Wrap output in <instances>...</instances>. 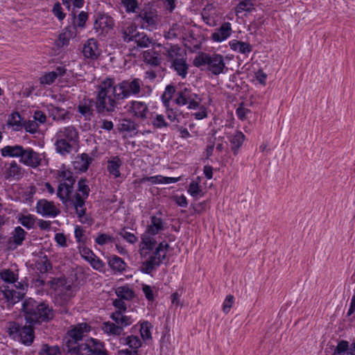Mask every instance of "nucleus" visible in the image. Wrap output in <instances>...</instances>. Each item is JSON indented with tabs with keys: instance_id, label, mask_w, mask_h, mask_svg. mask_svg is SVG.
<instances>
[{
	"instance_id": "obj_17",
	"label": "nucleus",
	"mask_w": 355,
	"mask_h": 355,
	"mask_svg": "<svg viewBox=\"0 0 355 355\" xmlns=\"http://www.w3.org/2000/svg\"><path fill=\"white\" fill-rule=\"evenodd\" d=\"M138 33L137 26L132 22L123 24L119 30L123 41L127 43L134 41Z\"/></svg>"
},
{
	"instance_id": "obj_27",
	"label": "nucleus",
	"mask_w": 355,
	"mask_h": 355,
	"mask_svg": "<svg viewBox=\"0 0 355 355\" xmlns=\"http://www.w3.org/2000/svg\"><path fill=\"white\" fill-rule=\"evenodd\" d=\"M110 318L119 327H121L122 331H123L125 327L132 324L133 322V320L130 316L124 315L123 313H121V311L112 313Z\"/></svg>"
},
{
	"instance_id": "obj_29",
	"label": "nucleus",
	"mask_w": 355,
	"mask_h": 355,
	"mask_svg": "<svg viewBox=\"0 0 355 355\" xmlns=\"http://www.w3.org/2000/svg\"><path fill=\"white\" fill-rule=\"evenodd\" d=\"M171 67L176 71L177 74L182 78H186L188 74L189 64L187 62L186 58H182L180 60H173L171 62Z\"/></svg>"
},
{
	"instance_id": "obj_9",
	"label": "nucleus",
	"mask_w": 355,
	"mask_h": 355,
	"mask_svg": "<svg viewBox=\"0 0 355 355\" xmlns=\"http://www.w3.org/2000/svg\"><path fill=\"white\" fill-rule=\"evenodd\" d=\"M175 103L179 106L187 105L188 109L195 110L198 107L200 98L191 88L184 87L177 92Z\"/></svg>"
},
{
	"instance_id": "obj_36",
	"label": "nucleus",
	"mask_w": 355,
	"mask_h": 355,
	"mask_svg": "<svg viewBox=\"0 0 355 355\" xmlns=\"http://www.w3.org/2000/svg\"><path fill=\"white\" fill-rule=\"evenodd\" d=\"M55 150L57 153H60L62 155H66L69 154L73 148V143L68 142V141L62 139L60 138H55Z\"/></svg>"
},
{
	"instance_id": "obj_11",
	"label": "nucleus",
	"mask_w": 355,
	"mask_h": 355,
	"mask_svg": "<svg viewBox=\"0 0 355 355\" xmlns=\"http://www.w3.org/2000/svg\"><path fill=\"white\" fill-rule=\"evenodd\" d=\"M115 26L114 19L109 15L98 13L94 23V30L98 37H105Z\"/></svg>"
},
{
	"instance_id": "obj_39",
	"label": "nucleus",
	"mask_w": 355,
	"mask_h": 355,
	"mask_svg": "<svg viewBox=\"0 0 355 355\" xmlns=\"http://www.w3.org/2000/svg\"><path fill=\"white\" fill-rule=\"evenodd\" d=\"M35 266L41 274H46L53 268L52 264L46 255L40 257L36 261Z\"/></svg>"
},
{
	"instance_id": "obj_63",
	"label": "nucleus",
	"mask_w": 355,
	"mask_h": 355,
	"mask_svg": "<svg viewBox=\"0 0 355 355\" xmlns=\"http://www.w3.org/2000/svg\"><path fill=\"white\" fill-rule=\"evenodd\" d=\"M88 262L94 269L99 271L102 270L105 267V263L96 254L95 257H92Z\"/></svg>"
},
{
	"instance_id": "obj_57",
	"label": "nucleus",
	"mask_w": 355,
	"mask_h": 355,
	"mask_svg": "<svg viewBox=\"0 0 355 355\" xmlns=\"http://www.w3.org/2000/svg\"><path fill=\"white\" fill-rule=\"evenodd\" d=\"M348 349L349 343L346 340H342L338 342L332 355H343V353L348 352Z\"/></svg>"
},
{
	"instance_id": "obj_14",
	"label": "nucleus",
	"mask_w": 355,
	"mask_h": 355,
	"mask_svg": "<svg viewBox=\"0 0 355 355\" xmlns=\"http://www.w3.org/2000/svg\"><path fill=\"white\" fill-rule=\"evenodd\" d=\"M21 154L19 162L24 165L35 168L41 164L42 159L40 154L31 148H24Z\"/></svg>"
},
{
	"instance_id": "obj_18",
	"label": "nucleus",
	"mask_w": 355,
	"mask_h": 355,
	"mask_svg": "<svg viewBox=\"0 0 355 355\" xmlns=\"http://www.w3.org/2000/svg\"><path fill=\"white\" fill-rule=\"evenodd\" d=\"M55 138H60L68 141V142L76 144L78 141V131L73 125L66 126L60 129L55 134Z\"/></svg>"
},
{
	"instance_id": "obj_19",
	"label": "nucleus",
	"mask_w": 355,
	"mask_h": 355,
	"mask_svg": "<svg viewBox=\"0 0 355 355\" xmlns=\"http://www.w3.org/2000/svg\"><path fill=\"white\" fill-rule=\"evenodd\" d=\"M83 55L91 60H96L101 54V50L98 49V44L96 40L90 38L87 40L84 44L83 49Z\"/></svg>"
},
{
	"instance_id": "obj_22",
	"label": "nucleus",
	"mask_w": 355,
	"mask_h": 355,
	"mask_svg": "<svg viewBox=\"0 0 355 355\" xmlns=\"http://www.w3.org/2000/svg\"><path fill=\"white\" fill-rule=\"evenodd\" d=\"M24 170L17 163L16 161H12L9 166L6 168L5 178L6 180H19L24 176Z\"/></svg>"
},
{
	"instance_id": "obj_42",
	"label": "nucleus",
	"mask_w": 355,
	"mask_h": 355,
	"mask_svg": "<svg viewBox=\"0 0 355 355\" xmlns=\"http://www.w3.org/2000/svg\"><path fill=\"white\" fill-rule=\"evenodd\" d=\"M245 139V135L241 131H236L230 142L232 145V150L233 151L234 155H236L239 153V150L240 147L243 145V143Z\"/></svg>"
},
{
	"instance_id": "obj_25",
	"label": "nucleus",
	"mask_w": 355,
	"mask_h": 355,
	"mask_svg": "<svg viewBox=\"0 0 355 355\" xmlns=\"http://www.w3.org/2000/svg\"><path fill=\"white\" fill-rule=\"evenodd\" d=\"M164 230V220L157 216H150V223L147 226L146 232L150 235H156Z\"/></svg>"
},
{
	"instance_id": "obj_24",
	"label": "nucleus",
	"mask_w": 355,
	"mask_h": 355,
	"mask_svg": "<svg viewBox=\"0 0 355 355\" xmlns=\"http://www.w3.org/2000/svg\"><path fill=\"white\" fill-rule=\"evenodd\" d=\"M94 103L93 99H87L78 105V112L85 117V120L89 121L94 116L93 106Z\"/></svg>"
},
{
	"instance_id": "obj_53",
	"label": "nucleus",
	"mask_w": 355,
	"mask_h": 355,
	"mask_svg": "<svg viewBox=\"0 0 355 355\" xmlns=\"http://www.w3.org/2000/svg\"><path fill=\"white\" fill-rule=\"evenodd\" d=\"M151 123L156 128H167L168 126L164 116L159 114H156L155 116L152 117Z\"/></svg>"
},
{
	"instance_id": "obj_55",
	"label": "nucleus",
	"mask_w": 355,
	"mask_h": 355,
	"mask_svg": "<svg viewBox=\"0 0 355 355\" xmlns=\"http://www.w3.org/2000/svg\"><path fill=\"white\" fill-rule=\"evenodd\" d=\"M0 277L7 283H15L17 277L15 273L10 269H5L0 272Z\"/></svg>"
},
{
	"instance_id": "obj_38",
	"label": "nucleus",
	"mask_w": 355,
	"mask_h": 355,
	"mask_svg": "<svg viewBox=\"0 0 355 355\" xmlns=\"http://www.w3.org/2000/svg\"><path fill=\"white\" fill-rule=\"evenodd\" d=\"M151 236L152 235L148 234L146 232H145V233L141 235V241L140 244L141 254H142V252L145 250L149 251L152 250L157 244L156 240L154 238L151 237Z\"/></svg>"
},
{
	"instance_id": "obj_60",
	"label": "nucleus",
	"mask_w": 355,
	"mask_h": 355,
	"mask_svg": "<svg viewBox=\"0 0 355 355\" xmlns=\"http://www.w3.org/2000/svg\"><path fill=\"white\" fill-rule=\"evenodd\" d=\"M52 12L59 21H62L66 17V14L63 12L61 4L59 2H56L54 4Z\"/></svg>"
},
{
	"instance_id": "obj_52",
	"label": "nucleus",
	"mask_w": 355,
	"mask_h": 355,
	"mask_svg": "<svg viewBox=\"0 0 355 355\" xmlns=\"http://www.w3.org/2000/svg\"><path fill=\"white\" fill-rule=\"evenodd\" d=\"M153 325L148 321L141 324L140 334L142 339L146 340L152 338L151 329Z\"/></svg>"
},
{
	"instance_id": "obj_47",
	"label": "nucleus",
	"mask_w": 355,
	"mask_h": 355,
	"mask_svg": "<svg viewBox=\"0 0 355 355\" xmlns=\"http://www.w3.org/2000/svg\"><path fill=\"white\" fill-rule=\"evenodd\" d=\"M169 248V245L164 242H160L157 247L155 248L153 256H155L156 259L160 260L161 262L166 258V252Z\"/></svg>"
},
{
	"instance_id": "obj_2",
	"label": "nucleus",
	"mask_w": 355,
	"mask_h": 355,
	"mask_svg": "<svg viewBox=\"0 0 355 355\" xmlns=\"http://www.w3.org/2000/svg\"><path fill=\"white\" fill-rule=\"evenodd\" d=\"M23 311L28 324L48 322L55 317V311L46 302H37L30 298L23 303Z\"/></svg>"
},
{
	"instance_id": "obj_59",
	"label": "nucleus",
	"mask_w": 355,
	"mask_h": 355,
	"mask_svg": "<svg viewBox=\"0 0 355 355\" xmlns=\"http://www.w3.org/2000/svg\"><path fill=\"white\" fill-rule=\"evenodd\" d=\"M79 252L81 257L87 261H89L92 257H95V254L93 251L87 248L85 245H82L79 247Z\"/></svg>"
},
{
	"instance_id": "obj_31",
	"label": "nucleus",
	"mask_w": 355,
	"mask_h": 355,
	"mask_svg": "<svg viewBox=\"0 0 355 355\" xmlns=\"http://www.w3.org/2000/svg\"><path fill=\"white\" fill-rule=\"evenodd\" d=\"M229 45L232 50L238 51L245 55H248L252 51V47L249 43L242 41L233 40L229 42Z\"/></svg>"
},
{
	"instance_id": "obj_56",
	"label": "nucleus",
	"mask_w": 355,
	"mask_h": 355,
	"mask_svg": "<svg viewBox=\"0 0 355 355\" xmlns=\"http://www.w3.org/2000/svg\"><path fill=\"white\" fill-rule=\"evenodd\" d=\"M188 192L190 193L191 196L193 198H198V196H203L204 193L202 190L200 189L198 183L196 182H191L188 188Z\"/></svg>"
},
{
	"instance_id": "obj_16",
	"label": "nucleus",
	"mask_w": 355,
	"mask_h": 355,
	"mask_svg": "<svg viewBox=\"0 0 355 355\" xmlns=\"http://www.w3.org/2000/svg\"><path fill=\"white\" fill-rule=\"evenodd\" d=\"M27 235V232L20 226L15 227L8 239L9 249L15 250L23 244Z\"/></svg>"
},
{
	"instance_id": "obj_15",
	"label": "nucleus",
	"mask_w": 355,
	"mask_h": 355,
	"mask_svg": "<svg viewBox=\"0 0 355 355\" xmlns=\"http://www.w3.org/2000/svg\"><path fill=\"white\" fill-rule=\"evenodd\" d=\"M76 35L77 30H76L75 26H66L58 36V39L55 41L56 46L62 48L63 46H68L70 40L76 37Z\"/></svg>"
},
{
	"instance_id": "obj_61",
	"label": "nucleus",
	"mask_w": 355,
	"mask_h": 355,
	"mask_svg": "<svg viewBox=\"0 0 355 355\" xmlns=\"http://www.w3.org/2000/svg\"><path fill=\"white\" fill-rule=\"evenodd\" d=\"M119 235L131 244H134L138 241V238L134 234L125 231V229L119 232Z\"/></svg>"
},
{
	"instance_id": "obj_43",
	"label": "nucleus",
	"mask_w": 355,
	"mask_h": 355,
	"mask_svg": "<svg viewBox=\"0 0 355 355\" xmlns=\"http://www.w3.org/2000/svg\"><path fill=\"white\" fill-rule=\"evenodd\" d=\"M166 51V55L171 62H173V60H180V58L184 57L182 49L178 45L171 46L168 48Z\"/></svg>"
},
{
	"instance_id": "obj_13",
	"label": "nucleus",
	"mask_w": 355,
	"mask_h": 355,
	"mask_svg": "<svg viewBox=\"0 0 355 355\" xmlns=\"http://www.w3.org/2000/svg\"><path fill=\"white\" fill-rule=\"evenodd\" d=\"M127 107L128 112L133 117L141 121L147 119V114L149 110L148 106L145 102L132 101L127 105Z\"/></svg>"
},
{
	"instance_id": "obj_5",
	"label": "nucleus",
	"mask_w": 355,
	"mask_h": 355,
	"mask_svg": "<svg viewBox=\"0 0 355 355\" xmlns=\"http://www.w3.org/2000/svg\"><path fill=\"white\" fill-rule=\"evenodd\" d=\"M193 64L198 68L207 66V70L214 76L223 73L225 69L223 56L218 53L210 55L205 52H199L195 57Z\"/></svg>"
},
{
	"instance_id": "obj_40",
	"label": "nucleus",
	"mask_w": 355,
	"mask_h": 355,
	"mask_svg": "<svg viewBox=\"0 0 355 355\" xmlns=\"http://www.w3.org/2000/svg\"><path fill=\"white\" fill-rule=\"evenodd\" d=\"M49 114L54 121H64L69 118V112L63 108L52 106L49 109Z\"/></svg>"
},
{
	"instance_id": "obj_54",
	"label": "nucleus",
	"mask_w": 355,
	"mask_h": 355,
	"mask_svg": "<svg viewBox=\"0 0 355 355\" xmlns=\"http://www.w3.org/2000/svg\"><path fill=\"white\" fill-rule=\"evenodd\" d=\"M58 77V73L55 71H51L42 76L39 80L41 85H51Z\"/></svg>"
},
{
	"instance_id": "obj_50",
	"label": "nucleus",
	"mask_w": 355,
	"mask_h": 355,
	"mask_svg": "<svg viewBox=\"0 0 355 355\" xmlns=\"http://www.w3.org/2000/svg\"><path fill=\"white\" fill-rule=\"evenodd\" d=\"M175 92V88L173 85H168L166 87L165 91L162 96V101L165 107H168L169 106L170 101Z\"/></svg>"
},
{
	"instance_id": "obj_32",
	"label": "nucleus",
	"mask_w": 355,
	"mask_h": 355,
	"mask_svg": "<svg viewBox=\"0 0 355 355\" xmlns=\"http://www.w3.org/2000/svg\"><path fill=\"white\" fill-rule=\"evenodd\" d=\"M120 342L121 344L128 346V349L135 350L138 353L139 348L142 346V342L137 336H128L125 338H121Z\"/></svg>"
},
{
	"instance_id": "obj_37",
	"label": "nucleus",
	"mask_w": 355,
	"mask_h": 355,
	"mask_svg": "<svg viewBox=\"0 0 355 355\" xmlns=\"http://www.w3.org/2000/svg\"><path fill=\"white\" fill-rule=\"evenodd\" d=\"M184 28L183 26L174 23L170 27L168 31H165L164 33V37L166 40H175L178 38L182 33Z\"/></svg>"
},
{
	"instance_id": "obj_44",
	"label": "nucleus",
	"mask_w": 355,
	"mask_h": 355,
	"mask_svg": "<svg viewBox=\"0 0 355 355\" xmlns=\"http://www.w3.org/2000/svg\"><path fill=\"white\" fill-rule=\"evenodd\" d=\"M254 9V0H240L235 8L236 13L242 12H251Z\"/></svg>"
},
{
	"instance_id": "obj_10",
	"label": "nucleus",
	"mask_w": 355,
	"mask_h": 355,
	"mask_svg": "<svg viewBox=\"0 0 355 355\" xmlns=\"http://www.w3.org/2000/svg\"><path fill=\"white\" fill-rule=\"evenodd\" d=\"M139 19L141 28L149 31L156 29L159 22V17L155 9L150 7H145L141 9L136 16Z\"/></svg>"
},
{
	"instance_id": "obj_62",
	"label": "nucleus",
	"mask_w": 355,
	"mask_h": 355,
	"mask_svg": "<svg viewBox=\"0 0 355 355\" xmlns=\"http://www.w3.org/2000/svg\"><path fill=\"white\" fill-rule=\"evenodd\" d=\"M114 238L112 236L102 233L99 234L95 239V242L99 245H103L109 242H113Z\"/></svg>"
},
{
	"instance_id": "obj_30",
	"label": "nucleus",
	"mask_w": 355,
	"mask_h": 355,
	"mask_svg": "<svg viewBox=\"0 0 355 355\" xmlns=\"http://www.w3.org/2000/svg\"><path fill=\"white\" fill-rule=\"evenodd\" d=\"M122 164V160L119 156L113 157L111 159L107 161V171L115 178H119L121 176L119 168Z\"/></svg>"
},
{
	"instance_id": "obj_28",
	"label": "nucleus",
	"mask_w": 355,
	"mask_h": 355,
	"mask_svg": "<svg viewBox=\"0 0 355 355\" xmlns=\"http://www.w3.org/2000/svg\"><path fill=\"white\" fill-rule=\"evenodd\" d=\"M2 157H19L24 152V147L20 145L6 146L0 150Z\"/></svg>"
},
{
	"instance_id": "obj_48",
	"label": "nucleus",
	"mask_w": 355,
	"mask_h": 355,
	"mask_svg": "<svg viewBox=\"0 0 355 355\" xmlns=\"http://www.w3.org/2000/svg\"><path fill=\"white\" fill-rule=\"evenodd\" d=\"M134 41L138 47L147 48L153 42V39L150 38L145 33H138Z\"/></svg>"
},
{
	"instance_id": "obj_12",
	"label": "nucleus",
	"mask_w": 355,
	"mask_h": 355,
	"mask_svg": "<svg viewBox=\"0 0 355 355\" xmlns=\"http://www.w3.org/2000/svg\"><path fill=\"white\" fill-rule=\"evenodd\" d=\"M36 211L42 216L55 218L60 214V210L53 201L40 199L36 203Z\"/></svg>"
},
{
	"instance_id": "obj_51",
	"label": "nucleus",
	"mask_w": 355,
	"mask_h": 355,
	"mask_svg": "<svg viewBox=\"0 0 355 355\" xmlns=\"http://www.w3.org/2000/svg\"><path fill=\"white\" fill-rule=\"evenodd\" d=\"M18 221L28 230L32 229L35 223V217L33 215H21Z\"/></svg>"
},
{
	"instance_id": "obj_41",
	"label": "nucleus",
	"mask_w": 355,
	"mask_h": 355,
	"mask_svg": "<svg viewBox=\"0 0 355 355\" xmlns=\"http://www.w3.org/2000/svg\"><path fill=\"white\" fill-rule=\"evenodd\" d=\"M70 298L65 294H58L55 297V304L60 306L58 311L61 314H68L69 308L68 304Z\"/></svg>"
},
{
	"instance_id": "obj_1",
	"label": "nucleus",
	"mask_w": 355,
	"mask_h": 355,
	"mask_svg": "<svg viewBox=\"0 0 355 355\" xmlns=\"http://www.w3.org/2000/svg\"><path fill=\"white\" fill-rule=\"evenodd\" d=\"M142 81L139 78L125 80L114 85L112 78H106L98 87L96 108L98 113L114 112L120 101L130 96H137L141 92Z\"/></svg>"
},
{
	"instance_id": "obj_33",
	"label": "nucleus",
	"mask_w": 355,
	"mask_h": 355,
	"mask_svg": "<svg viewBox=\"0 0 355 355\" xmlns=\"http://www.w3.org/2000/svg\"><path fill=\"white\" fill-rule=\"evenodd\" d=\"M108 265L115 272H123L126 268L125 262L116 255H112L108 258Z\"/></svg>"
},
{
	"instance_id": "obj_49",
	"label": "nucleus",
	"mask_w": 355,
	"mask_h": 355,
	"mask_svg": "<svg viewBox=\"0 0 355 355\" xmlns=\"http://www.w3.org/2000/svg\"><path fill=\"white\" fill-rule=\"evenodd\" d=\"M60 348L58 345L43 344L39 351V355H60Z\"/></svg>"
},
{
	"instance_id": "obj_6",
	"label": "nucleus",
	"mask_w": 355,
	"mask_h": 355,
	"mask_svg": "<svg viewBox=\"0 0 355 355\" xmlns=\"http://www.w3.org/2000/svg\"><path fill=\"white\" fill-rule=\"evenodd\" d=\"M33 324L22 326L16 321H9L6 323V329L10 338L19 340L24 345L30 346L35 339Z\"/></svg>"
},
{
	"instance_id": "obj_4",
	"label": "nucleus",
	"mask_w": 355,
	"mask_h": 355,
	"mask_svg": "<svg viewBox=\"0 0 355 355\" xmlns=\"http://www.w3.org/2000/svg\"><path fill=\"white\" fill-rule=\"evenodd\" d=\"M78 191L79 193H76L73 198L71 196V201L69 205H72L73 206L79 221L82 223H85L89 220L88 216L85 214V200L88 198L90 192L86 178H82L78 181Z\"/></svg>"
},
{
	"instance_id": "obj_45",
	"label": "nucleus",
	"mask_w": 355,
	"mask_h": 355,
	"mask_svg": "<svg viewBox=\"0 0 355 355\" xmlns=\"http://www.w3.org/2000/svg\"><path fill=\"white\" fill-rule=\"evenodd\" d=\"M144 61L145 63L155 67L160 64V59L158 58L157 53L150 50L144 51Z\"/></svg>"
},
{
	"instance_id": "obj_3",
	"label": "nucleus",
	"mask_w": 355,
	"mask_h": 355,
	"mask_svg": "<svg viewBox=\"0 0 355 355\" xmlns=\"http://www.w3.org/2000/svg\"><path fill=\"white\" fill-rule=\"evenodd\" d=\"M91 331V326L87 322L73 325L67 331L64 338L63 349L68 355L77 354L80 352L81 341Z\"/></svg>"
},
{
	"instance_id": "obj_20",
	"label": "nucleus",
	"mask_w": 355,
	"mask_h": 355,
	"mask_svg": "<svg viewBox=\"0 0 355 355\" xmlns=\"http://www.w3.org/2000/svg\"><path fill=\"white\" fill-rule=\"evenodd\" d=\"M0 291L3 293L4 298L9 304L14 305L19 302L24 295L21 291H17L15 289H10L9 286L2 285L0 286Z\"/></svg>"
},
{
	"instance_id": "obj_21",
	"label": "nucleus",
	"mask_w": 355,
	"mask_h": 355,
	"mask_svg": "<svg viewBox=\"0 0 355 355\" xmlns=\"http://www.w3.org/2000/svg\"><path fill=\"white\" fill-rule=\"evenodd\" d=\"M232 33V25L230 22H224L211 34V40L214 42H222L227 39Z\"/></svg>"
},
{
	"instance_id": "obj_8",
	"label": "nucleus",
	"mask_w": 355,
	"mask_h": 355,
	"mask_svg": "<svg viewBox=\"0 0 355 355\" xmlns=\"http://www.w3.org/2000/svg\"><path fill=\"white\" fill-rule=\"evenodd\" d=\"M80 352L73 355H109L104 342L97 338H89L81 343Z\"/></svg>"
},
{
	"instance_id": "obj_23",
	"label": "nucleus",
	"mask_w": 355,
	"mask_h": 355,
	"mask_svg": "<svg viewBox=\"0 0 355 355\" xmlns=\"http://www.w3.org/2000/svg\"><path fill=\"white\" fill-rule=\"evenodd\" d=\"M93 159L87 153H82L76 157L73 162L74 168L80 172H85L88 170Z\"/></svg>"
},
{
	"instance_id": "obj_46",
	"label": "nucleus",
	"mask_w": 355,
	"mask_h": 355,
	"mask_svg": "<svg viewBox=\"0 0 355 355\" xmlns=\"http://www.w3.org/2000/svg\"><path fill=\"white\" fill-rule=\"evenodd\" d=\"M115 293L119 298L126 300H130L135 297L134 291L128 286L118 287Z\"/></svg>"
},
{
	"instance_id": "obj_34",
	"label": "nucleus",
	"mask_w": 355,
	"mask_h": 355,
	"mask_svg": "<svg viewBox=\"0 0 355 355\" xmlns=\"http://www.w3.org/2000/svg\"><path fill=\"white\" fill-rule=\"evenodd\" d=\"M73 24L71 26H75L76 30L77 28H84L85 27L86 21L88 19V13L85 11H81L76 17L75 10L71 12Z\"/></svg>"
},
{
	"instance_id": "obj_58",
	"label": "nucleus",
	"mask_w": 355,
	"mask_h": 355,
	"mask_svg": "<svg viewBox=\"0 0 355 355\" xmlns=\"http://www.w3.org/2000/svg\"><path fill=\"white\" fill-rule=\"evenodd\" d=\"M166 112L167 118L171 122L180 123L178 117L181 113L179 112L178 110L170 108L168 106V107H166Z\"/></svg>"
},
{
	"instance_id": "obj_26",
	"label": "nucleus",
	"mask_w": 355,
	"mask_h": 355,
	"mask_svg": "<svg viewBox=\"0 0 355 355\" xmlns=\"http://www.w3.org/2000/svg\"><path fill=\"white\" fill-rule=\"evenodd\" d=\"M139 125L130 119H123L119 121L118 130L119 132H128L131 135H136L138 132Z\"/></svg>"
},
{
	"instance_id": "obj_35",
	"label": "nucleus",
	"mask_w": 355,
	"mask_h": 355,
	"mask_svg": "<svg viewBox=\"0 0 355 355\" xmlns=\"http://www.w3.org/2000/svg\"><path fill=\"white\" fill-rule=\"evenodd\" d=\"M101 329L105 334L110 336H119L123 333L121 327H119L116 322L114 323L110 321L104 322L102 324Z\"/></svg>"
},
{
	"instance_id": "obj_7",
	"label": "nucleus",
	"mask_w": 355,
	"mask_h": 355,
	"mask_svg": "<svg viewBox=\"0 0 355 355\" xmlns=\"http://www.w3.org/2000/svg\"><path fill=\"white\" fill-rule=\"evenodd\" d=\"M55 178L64 180L63 182L58 184L56 193L57 197L64 205L68 206L71 201V196L73 192L76 178L71 171L65 169L57 171Z\"/></svg>"
},
{
	"instance_id": "obj_64",
	"label": "nucleus",
	"mask_w": 355,
	"mask_h": 355,
	"mask_svg": "<svg viewBox=\"0 0 355 355\" xmlns=\"http://www.w3.org/2000/svg\"><path fill=\"white\" fill-rule=\"evenodd\" d=\"M123 3L128 12H135L136 8L138 7L137 0H123Z\"/></svg>"
}]
</instances>
